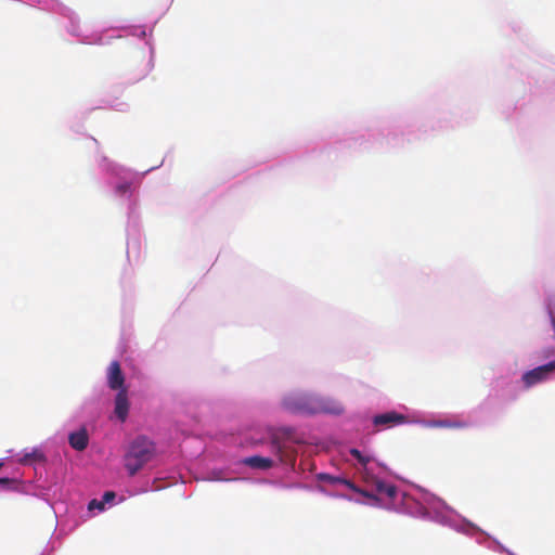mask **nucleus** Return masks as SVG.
<instances>
[{
	"label": "nucleus",
	"mask_w": 555,
	"mask_h": 555,
	"mask_svg": "<svg viewBox=\"0 0 555 555\" xmlns=\"http://www.w3.org/2000/svg\"><path fill=\"white\" fill-rule=\"evenodd\" d=\"M282 405L288 412L300 414L330 413L338 415L344 412L343 404L334 399L301 392L285 396Z\"/></svg>",
	"instance_id": "f257e3e1"
},
{
	"label": "nucleus",
	"mask_w": 555,
	"mask_h": 555,
	"mask_svg": "<svg viewBox=\"0 0 555 555\" xmlns=\"http://www.w3.org/2000/svg\"><path fill=\"white\" fill-rule=\"evenodd\" d=\"M155 453L154 443L145 437L134 439L125 455V466L130 476L135 475Z\"/></svg>",
	"instance_id": "f03ea898"
},
{
	"label": "nucleus",
	"mask_w": 555,
	"mask_h": 555,
	"mask_svg": "<svg viewBox=\"0 0 555 555\" xmlns=\"http://www.w3.org/2000/svg\"><path fill=\"white\" fill-rule=\"evenodd\" d=\"M555 372V361L534 367L522 374L521 380L526 388H531L538 384L546 382Z\"/></svg>",
	"instance_id": "7ed1b4c3"
},
{
	"label": "nucleus",
	"mask_w": 555,
	"mask_h": 555,
	"mask_svg": "<svg viewBox=\"0 0 555 555\" xmlns=\"http://www.w3.org/2000/svg\"><path fill=\"white\" fill-rule=\"evenodd\" d=\"M406 417L403 414L397 412H387L375 415L373 417V424L376 427H392L395 425L403 424Z\"/></svg>",
	"instance_id": "20e7f679"
},
{
	"label": "nucleus",
	"mask_w": 555,
	"mask_h": 555,
	"mask_svg": "<svg viewBox=\"0 0 555 555\" xmlns=\"http://www.w3.org/2000/svg\"><path fill=\"white\" fill-rule=\"evenodd\" d=\"M108 386L114 390H121L124 388L125 378L117 361H113L108 366Z\"/></svg>",
	"instance_id": "39448f33"
},
{
	"label": "nucleus",
	"mask_w": 555,
	"mask_h": 555,
	"mask_svg": "<svg viewBox=\"0 0 555 555\" xmlns=\"http://www.w3.org/2000/svg\"><path fill=\"white\" fill-rule=\"evenodd\" d=\"M292 429L283 428L280 431H274L271 434V447L272 451L279 456L280 462H284V444L281 439L282 436H291Z\"/></svg>",
	"instance_id": "423d86ee"
},
{
	"label": "nucleus",
	"mask_w": 555,
	"mask_h": 555,
	"mask_svg": "<svg viewBox=\"0 0 555 555\" xmlns=\"http://www.w3.org/2000/svg\"><path fill=\"white\" fill-rule=\"evenodd\" d=\"M129 402L126 389H121L115 398V413L124 422L128 416Z\"/></svg>",
	"instance_id": "0eeeda50"
},
{
	"label": "nucleus",
	"mask_w": 555,
	"mask_h": 555,
	"mask_svg": "<svg viewBox=\"0 0 555 555\" xmlns=\"http://www.w3.org/2000/svg\"><path fill=\"white\" fill-rule=\"evenodd\" d=\"M243 463L254 469H269L273 467L274 462L270 457H263L260 455L249 456L243 460Z\"/></svg>",
	"instance_id": "6e6552de"
},
{
	"label": "nucleus",
	"mask_w": 555,
	"mask_h": 555,
	"mask_svg": "<svg viewBox=\"0 0 555 555\" xmlns=\"http://www.w3.org/2000/svg\"><path fill=\"white\" fill-rule=\"evenodd\" d=\"M69 444L77 451H83L88 447L89 438L86 429L72 433L68 437Z\"/></svg>",
	"instance_id": "1a4fd4ad"
},
{
	"label": "nucleus",
	"mask_w": 555,
	"mask_h": 555,
	"mask_svg": "<svg viewBox=\"0 0 555 555\" xmlns=\"http://www.w3.org/2000/svg\"><path fill=\"white\" fill-rule=\"evenodd\" d=\"M375 489L379 494H385L389 499H393L397 494V488L392 485L377 480L375 482Z\"/></svg>",
	"instance_id": "9d476101"
},
{
	"label": "nucleus",
	"mask_w": 555,
	"mask_h": 555,
	"mask_svg": "<svg viewBox=\"0 0 555 555\" xmlns=\"http://www.w3.org/2000/svg\"><path fill=\"white\" fill-rule=\"evenodd\" d=\"M43 460H44L43 454L39 450L35 449L30 453H25L20 459V463L27 465V464H31V463L43 461Z\"/></svg>",
	"instance_id": "9b49d317"
},
{
	"label": "nucleus",
	"mask_w": 555,
	"mask_h": 555,
	"mask_svg": "<svg viewBox=\"0 0 555 555\" xmlns=\"http://www.w3.org/2000/svg\"><path fill=\"white\" fill-rule=\"evenodd\" d=\"M320 479L323 481H328L330 483H345L347 486H350V482L346 479H341L339 477H334L327 474H321Z\"/></svg>",
	"instance_id": "f8f14e48"
},
{
	"label": "nucleus",
	"mask_w": 555,
	"mask_h": 555,
	"mask_svg": "<svg viewBox=\"0 0 555 555\" xmlns=\"http://www.w3.org/2000/svg\"><path fill=\"white\" fill-rule=\"evenodd\" d=\"M440 427H450V428H464L466 427V423L463 422H449V421H439L437 423Z\"/></svg>",
	"instance_id": "ddd939ff"
},
{
	"label": "nucleus",
	"mask_w": 555,
	"mask_h": 555,
	"mask_svg": "<svg viewBox=\"0 0 555 555\" xmlns=\"http://www.w3.org/2000/svg\"><path fill=\"white\" fill-rule=\"evenodd\" d=\"M350 454L359 461L363 466H365L370 459L367 456L362 455V453L358 449H351Z\"/></svg>",
	"instance_id": "4468645a"
},
{
	"label": "nucleus",
	"mask_w": 555,
	"mask_h": 555,
	"mask_svg": "<svg viewBox=\"0 0 555 555\" xmlns=\"http://www.w3.org/2000/svg\"><path fill=\"white\" fill-rule=\"evenodd\" d=\"M88 508L90 511H92L94 508H98V509L102 511L104 508V502L98 501V500H92V501H90V503L88 505Z\"/></svg>",
	"instance_id": "2eb2a0df"
},
{
	"label": "nucleus",
	"mask_w": 555,
	"mask_h": 555,
	"mask_svg": "<svg viewBox=\"0 0 555 555\" xmlns=\"http://www.w3.org/2000/svg\"><path fill=\"white\" fill-rule=\"evenodd\" d=\"M115 496H116L115 492H113V491H107V492H105V493L103 494V500H102V502H104V504H105V503H107V502H111V501H113V500L115 499Z\"/></svg>",
	"instance_id": "dca6fc26"
},
{
	"label": "nucleus",
	"mask_w": 555,
	"mask_h": 555,
	"mask_svg": "<svg viewBox=\"0 0 555 555\" xmlns=\"http://www.w3.org/2000/svg\"><path fill=\"white\" fill-rule=\"evenodd\" d=\"M129 190H130V184H128V183H122L117 186V192H119L121 194L127 193Z\"/></svg>",
	"instance_id": "f3484780"
},
{
	"label": "nucleus",
	"mask_w": 555,
	"mask_h": 555,
	"mask_svg": "<svg viewBox=\"0 0 555 555\" xmlns=\"http://www.w3.org/2000/svg\"><path fill=\"white\" fill-rule=\"evenodd\" d=\"M14 482L13 479L10 478H0V486L3 488H8L10 485Z\"/></svg>",
	"instance_id": "a211bd4d"
},
{
	"label": "nucleus",
	"mask_w": 555,
	"mask_h": 555,
	"mask_svg": "<svg viewBox=\"0 0 555 555\" xmlns=\"http://www.w3.org/2000/svg\"><path fill=\"white\" fill-rule=\"evenodd\" d=\"M2 466H3V463H2V462H0V468H1Z\"/></svg>",
	"instance_id": "6ab92c4d"
}]
</instances>
